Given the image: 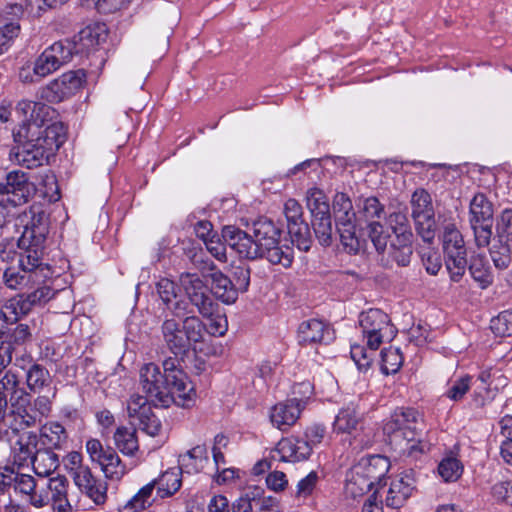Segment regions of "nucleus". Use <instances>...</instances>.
Wrapping results in <instances>:
<instances>
[{"mask_svg": "<svg viewBox=\"0 0 512 512\" xmlns=\"http://www.w3.org/2000/svg\"><path fill=\"white\" fill-rule=\"evenodd\" d=\"M60 130L59 124L43 128L36 122L23 123L13 131L15 145L10 150V160L28 169L42 166L63 143Z\"/></svg>", "mask_w": 512, "mask_h": 512, "instance_id": "1", "label": "nucleus"}, {"mask_svg": "<svg viewBox=\"0 0 512 512\" xmlns=\"http://www.w3.org/2000/svg\"><path fill=\"white\" fill-rule=\"evenodd\" d=\"M423 419L413 408H398L384 424L383 431L400 453L416 457L424 452L426 444L421 440Z\"/></svg>", "mask_w": 512, "mask_h": 512, "instance_id": "2", "label": "nucleus"}, {"mask_svg": "<svg viewBox=\"0 0 512 512\" xmlns=\"http://www.w3.org/2000/svg\"><path fill=\"white\" fill-rule=\"evenodd\" d=\"M162 339L174 356H184L192 345L204 341L206 325L196 315L184 317L182 322L167 318L161 325Z\"/></svg>", "mask_w": 512, "mask_h": 512, "instance_id": "3", "label": "nucleus"}, {"mask_svg": "<svg viewBox=\"0 0 512 512\" xmlns=\"http://www.w3.org/2000/svg\"><path fill=\"white\" fill-rule=\"evenodd\" d=\"M22 252L19 253L18 266L20 271L14 267L4 268L5 284L12 289L33 287L35 284H41L46 278H49V268L42 264L41 256L43 247L29 246L19 247Z\"/></svg>", "mask_w": 512, "mask_h": 512, "instance_id": "4", "label": "nucleus"}, {"mask_svg": "<svg viewBox=\"0 0 512 512\" xmlns=\"http://www.w3.org/2000/svg\"><path fill=\"white\" fill-rule=\"evenodd\" d=\"M138 389L155 407L167 408L173 403L178 405V400H181L171 382L154 363H147L140 369Z\"/></svg>", "mask_w": 512, "mask_h": 512, "instance_id": "5", "label": "nucleus"}, {"mask_svg": "<svg viewBox=\"0 0 512 512\" xmlns=\"http://www.w3.org/2000/svg\"><path fill=\"white\" fill-rule=\"evenodd\" d=\"M443 251L446 269L450 278L458 282L465 274L467 251L463 236L454 224H447L443 231Z\"/></svg>", "mask_w": 512, "mask_h": 512, "instance_id": "6", "label": "nucleus"}, {"mask_svg": "<svg viewBox=\"0 0 512 512\" xmlns=\"http://www.w3.org/2000/svg\"><path fill=\"white\" fill-rule=\"evenodd\" d=\"M359 324L371 350H377L384 341H391L397 333L389 316L380 309L362 312Z\"/></svg>", "mask_w": 512, "mask_h": 512, "instance_id": "7", "label": "nucleus"}, {"mask_svg": "<svg viewBox=\"0 0 512 512\" xmlns=\"http://www.w3.org/2000/svg\"><path fill=\"white\" fill-rule=\"evenodd\" d=\"M150 399L139 392L132 393L126 401L130 423L149 436H156L161 430V422L152 411Z\"/></svg>", "mask_w": 512, "mask_h": 512, "instance_id": "8", "label": "nucleus"}, {"mask_svg": "<svg viewBox=\"0 0 512 512\" xmlns=\"http://www.w3.org/2000/svg\"><path fill=\"white\" fill-rule=\"evenodd\" d=\"M412 218L416 231L425 242L435 237V213L431 195L424 189H417L411 196Z\"/></svg>", "mask_w": 512, "mask_h": 512, "instance_id": "9", "label": "nucleus"}, {"mask_svg": "<svg viewBox=\"0 0 512 512\" xmlns=\"http://www.w3.org/2000/svg\"><path fill=\"white\" fill-rule=\"evenodd\" d=\"M34 193V184L29 181L27 174L22 171H11L3 181H0L1 206H20L28 202Z\"/></svg>", "mask_w": 512, "mask_h": 512, "instance_id": "10", "label": "nucleus"}, {"mask_svg": "<svg viewBox=\"0 0 512 512\" xmlns=\"http://www.w3.org/2000/svg\"><path fill=\"white\" fill-rule=\"evenodd\" d=\"M179 281L189 303L196 308L198 314L203 318H210L218 305L211 297L204 281L192 273L181 274Z\"/></svg>", "mask_w": 512, "mask_h": 512, "instance_id": "11", "label": "nucleus"}, {"mask_svg": "<svg viewBox=\"0 0 512 512\" xmlns=\"http://www.w3.org/2000/svg\"><path fill=\"white\" fill-rule=\"evenodd\" d=\"M43 283L35 284L33 287L31 285L27 286V288H36L27 295H19L11 299L9 304L5 306V311H1L4 319L6 321H15L19 316L29 313L33 306L45 304L52 299L55 291L47 285H42Z\"/></svg>", "mask_w": 512, "mask_h": 512, "instance_id": "12", "label": "nucleus"}, {"mask_svg": "<svg viewBox=\"0 0 512 512\" xmlns=\"http://www.w3.org/2000/svg\"><path fill=\"white\" fill-rule=\"evenodd\" d=\"M85 78L86 74L83 70L63 73L40 89V98L50 103H59L75 94L81 88Z\"/></svg>", "mask_w": 512, "mask_h": 512, "instance_id": "13", "label": "nucleus"}, {"mask_svg": "<svg viewBox=\"0 0 512 512\" xmlns=\"http://www.w3.org/2000/svg\"><path fill=\"white\" fill-rule=\"evenodd\" d=\"M384 215V206L376 197H369L363 201L359 210V220L363 218L367 223L368 236L378 252L387 248V235L384 233L382 224L378 221ZM361 225V222H359Z\"/></svg>", "mask_w": 512, "mask_h": 512, "instance_id": "14", "label": "nucleus"}, {"mask_svg": "<svg viewBox=\"0 0 512 512\" xmlns=\"http://www.w3.org/2000/svg\"><path fill=\"white\" fill-rule=\"evenodd\" d=\"M86 451L92 462L100 465L106 477L120 479L126 468L112 447H104L100 440L92 438L86 442Z\"/></svg>", "mask_w": 512, "mask_h": 512, "instance_id": "15", "label": "nucleus"}, {"mask_svg": "<svg viewBox=\"0 0 512 512\" xmlns=\"http://www.w3.org/2000/svg\"><path fill=\"white\" fill-rule=\"evenodd\" d=\"M178 356L169 357L163 361V376L171 382L172 387L181 400H178V406L190 407L196 399V391L192 382L188 379L185 372L178 368Z\"/></svg>", "mask_w": 512, "mask_h": 512, "instance_id": "16", "label": "nucleus"}, {"mask_svg": "<svg viewBox=\"0 0 512 512\" xmlns=\"http://www.w3.org/2000/svg\"><path fill=\"white\" fill-rule=\"evenodd\" d=\"M29 215L30 219L25 223L17 245L18 247H44L49 232L48 215L38 206L31 207Z\"/></svg>", "mask_w": 512, "mask_h": 512, "instance_id": "17", "label": "nucleus"}, {"mask_svg": "<svg viewBox=\"0 0 512 512\" xmlns=\"http://www.w3.org/2000/svg\"><path fill=\"white\" fill-rule=\"evenodd\" d=\"M222 238L240 257L250 260L260 258L261 250L252 232L228 225L222 229Z\"/></svg>", "mask_w": 512, "mask_h": 512, "instance_id": "18", "label": "nucleus"}, {"mask_svg": "<svg viewBox=\"0 0 512 512\" xmlns=\"http://www.w3.org/2000/svg\"><path fill=\"white\" fill-rule=\"evenodd\" d=\"M6 435L13 462L18 466L26 465L39 450L37 449L39 437L34 431H20V433L6 432Z\"/></svg>", "mask_w": 512, "mask_h": 512, "instance_id": "19", "label": "nucleus"}, {"mask_svg": "<svg viewBox=\"0 0 512 512\" xmlns=\"http://www.w3.org/2000/svg\"><path fill=\"white\" fill-rule=\"evenodd\" d=\"M303 401L297 398L277 403L271 408L270 420L274 427L287 431L300 417Z\"/></svg>", "mask_w": 512, "mask_h": 512, "instance_id": "20", "label": "nucleus"}, {"mask_svg": "<svg viewBox=\"0 0 512 512\" xmlns=\"http://www.w3.org/2000/svg\"><path fill=\"white\" fill-rule=\"evenodd\" d=\"M333 339V331L328 324L318 319L303 321L298 327V340L302 345L329 343Z\"/></svg>", "mask_w": 512, "mask_h": 512, "instance_id": "21", "label": "nucleus"}, {"mask_svg": "<svg viewBox=\"0 0 512 512\" xmlns=\"http://www.w3.org/2000/svg\"><path fill=\"white\" fill-rule=\"evenodd\" d=\"M72 478L79 490L96 505L103 504L106 501V486L93 476L90 468L74 473Z\"/></svg>", "mask_w": 512, "mask_h": 512, "instance_id": "22", "label": "nucleus"}, {"mask_svg": "<svg viewBox=\"0 0 512 512\" xmlns=\"http://www.w3.org/2000/svg\"><path fill=\"white\" fill-rule=\"evenodd\" d=\"M277 449L284 461H303L308 459L312 453L310 442L295 437L281 439Z\"/></svg>", "mask_w": 512, "mask_h": 512, "instance_id": "23", "label": "nucleus"}, {"mask_svg": "<svg viewBox=\"0 0 512 512\" xmlns=\"http://www.w3.org/2000/svg\"><path fill=\"white\" fill-rule=\"evenodd\" d=\"M251 231L259 249L262 251L275 244L282 235V230L270 219L260 218L253 222Z\"/></svg>", "mask_w": 512, "mask_h": 512, "instance_id": "24", "label": "nucleus"}, {"mask_svg": "<svg viewBox=\"0 0 512 512\" xmlns=\"http://www.w3.org/2000/svg\"><path fill=\"white\" fill-rule=\"evenodd\" d=\"M68 486L69 481L63 475H57L49 479L47 483V488L51 493L49 501H52L55 512H70L72 510L67 494Z\"/></svg>", "mask_w": 512, "mask_h": 512, "instance_id": "25", "label": "nucleus"}, {"mask_svg": "<svg viewBox=\"0 0 512 512\" xmlns=\"http://www.w3.org/2000/svg\"><path fill=\"white\" fill-rule=\"evenodd\" d=\"M209 458L205 445H197L178 458L179 472L194 474L200 472L208 463Z\"/></svg>", "mask_w": 512, "mask_h": 512, "instance_id": "26", "label": "nucleus"}, {"mask_svg": "<svg viewBox=\"0 0 512 512\" xmlns=\"http://www.w3.org/2000/svg\"><path fill=\"white\" fill-rule=\"evenodd\" d=\"M156 289L163 303L175 316L180 317L186 313L187 303L183 300L174 301L177 297V286L172 280L161 278L156 284Z\"/></svg>", "mask_w": 512, "mask_h": 512, "instance_id": "27", "label": "nucleus"}, {"mask_svg": "<svg viewBox=\"0 0 512 512\" xmlns=\"http://www.w3.org/2000/svg\"><path fill=\"white\" fill-rule=\"evenodd\" d=\"M14 488L16 491L28 497L29 503L35 508H42L49 503V497L41 492H36V481L28 474H16L14 476Z\"/></svg>", "mask_w": 512, "mask_h": 512, "instance_id": "28", "label": "nucleus"}, {"mask_svg": "<svg viewBox=\"0 0 512 512\" xmlns=\"http://www.w3.org/2000/svg\"><path fill=\"white\" fill-rule=\"evenodd\" d=\"M413 489L414 479L409 475L393 480L386 496V505L392 508L401 507L411 496Z\"/></svg>", "mask_w": 512, "mask_h": 512, "instance_id": "29", "label": "nucleus"}, {"mask_svg": "<svg viewBox=\"0 0 512 512\" xmlns=\"http://www.w3.org/2000/svg\"><path fill=\"white\" fill-rule=\"evenodd\" d=\"M260 258H265L273 265H282L284 268H288L293 262L294 251L288 244V240L283 241L280 237L274 245L267 246L261 251Z\"/></svg>", "mask_w": 512, "mask_h": 512, "instance_id": "30", "label": "nucleus"}, {"mask_svg": "<svg viewBox=\"0 0 512 512\" xmlns=\"http://www.w3.org/2000/svg\"><path fill=\"white\" fill-rule=\"evenodd\" d=\"M39 442L44 449H61L67 442V432L58 422H48L43 425L38 434Z\"/></svg>", "mask_w": 512, "mask_h": 512, "instance_id": "31", "label": "nucleus"}, {"mask_svg": "<svg viewBox=\"0 0 512 512\" xmlns=\"http://www.w3.org/2000/svg\"><path fill=\"white\" fill-rule=\"evenodd\" d=\"M362 417L361 413L353 405L342 408L333 423L334 432L352 434L361 428Z\"/></svg>", "mask_w": 512, "mask_h": 512, "instance_id": "32", "label": "nucleus"}, {"mask_svg": "<svg viewBox=\"0 0 512 512\" xmlns=\"http://www.w3.org/2000/svg\"><path fill=\"white\" fill-rule=\"evenodd\" d=\"M210 277L212 281L211 291L217 299L226 304H232L237 300L238 292L229 277L220 270L212 272Z\"/></svg>", "mask_w": 512, "mask_h": 512, "instance_id": "33", "label": "nucleus"}, {"mask_svg": "<svg viewBox=\"0 0 512 512\" xmlns=\"http://www.w3.org/2000/svg\"><path fill=\"white\" fill-rule=\"evenodd\" d=\"M373 483L363 473L362 466L355 464L347 473L345 493L347 496L357 498L368 492Z\"/></svg>", "mask_w": 512, "mask_h": 512, "instance_id": "34", "label": "nucleus"}, {"mask_svg": "<svg viewBox=\"0 0 512 512\" xmlns=\"http://www.w3.org/2000/svg\"><path fill=\"white\" fill-rule=\"evenodd\" d=\"M37 476L47 477L59 466V457L49 449H39L29 460Z\"/></svg>", "mask_w": 512, "mask_h": 512, "instance_id": "35", "label": "nucleus"}, {"mask_svg": "<svg viewBox=\"0 0 512 512\" xmlns=\"http://www.w3.org/2000/svg\"><path fill=\"white\" fill-rule=\"evenodd\" d=\"M470 223L493 222V205L485 194L477 193L470 201Z\"/></svg>", "mask_w": 512, "mask_h": 512, "instance_id": "36", "label": "nucleus"}, {"mask_svg": "<svg viewBox=\"0 0 512 512\" xmlns=\"http://www.w3.org/2000/svg\"><path fill=\"white\" fill-rule=\"evenodd\" d=\"M157 495L160 498H167L174 495L182 485L181 472L177 468L169 469L155 479Z\"/></svg>", "mask_w": 512, "mask_h": 512, "instance_id": "37", "label": "nucleus"}, {"mask_svg": "<svg viewBox=\"0 0 512 512\" xmlns=\"http://www.w3.org/2000/svg\"><path fill=\"white\" fill-rule=\"evenodd\" d=\"M114 444L124 455L132 456L138 450L136 430L127 427H119L113 436Z\"/></svg>", "mask_w": 512, "mask_h": 512, "instance_id": "38", "label": "nucleus"}, {"mask_svg": "<svg viewBox=\"0 0 512 512\" xmlns=\"http://www.w3.org/2000/svg\"><path fill=\"white\" fill-rule=\"evenodd\" d=\"M156 481L143 486L127 503L120 509L121 512H139L152 504V493L155 489Z\"/></svg>", "mask_w": 512, "mask_h": 512, "instance_id": "39", "label": "nucleus"}, {"mask_svg": "<svg viewBox=\"0 0 512 512\" xmlns=\"http://www.w3.org/2000/svg\"><path fill=\"white\" fill-rule=\"evenodd\" d=\"M357 466H362L363 473L374 484L387 472L388 461L382 456H372L369 458H362L357 463Z\"/></svg>", "mask_w": 512, "mask_h": 512, "instance_id": "40", "label": "nucleus"}, {"mask_svg": "<svg viewBox=\"0 0 512 512\" xmlns=\"http://www.w3.org/2000/svg\"><path fill=\"white\" fill-rule=\"evenodd\" d=\"M312 226L319 243L322 246H330L334 235L330 212L313 216Z\"/></svg>", "mask_w": 512, "mask_h": 512, "instance_id": "41", "label": "nucleus"}, {"mask_svg": "<svg viewBox=\"0 0 512 512\" xmlns=\"http://www.w3.org/2000/svg\"><path fill=\"white\" fill-rule=\"evenodd\" d=\"M412 241L413 238L407 241L394 238L391 241L388 254L399 266L405 267L409 265L413 255Z\"/></svg>", "mask_w": 512, "mask_h": 512, "instance_id": "42", "label": "nucleus"}, {"mask_svg": "<svg viewBox=\"0 0 512 512\" xmlns=\"http://www.w3.org/2000/svg\"><path fill=\"white\" fill-rule=\"evenodd\" d=\"M355 220L337 222V230L341 243L350 253H356L360 248L359 238L356 235Z\"/></svg>", "mask_w": 512, "mask_h": 512, "instance_id": "43", "label": "nucleus"}, {"mask_svg": "<svg viewBox=\"0 0 512 512\" xmlns=\"http://www.w3.org/2000/svg\"><path fill=\"white\" fill-rule=\"evenodd\" d=\"M288 233L291 243L296 245L301 251L307 252L311 247V235L309 226L304 221L289 224Z\"/></svg>", "mask_w": 512, "mask_h": 512, "instance_id": "44", "label": "nucleus"}, {"mask_svg": "<svg viewBox=\"0 0 512 512\" xmlns=\"http://www.w3.org/2000/svg\"><path fill=\"white\" fill-rule=\"evenodd\" d=\"M388 224L395 234V238H398L402 241H407L410 238H413V233L411 231L406 212L395 211L391 213L388 217Z\"/></svg>", "mask_w": 512, "mask_h": 512, "instance_id": "45", "label": "nucleus"}, {"mask_svg": "<svg viewBox=\"0 0 512 512\" xmlns=\"http://www.w3.org/2000/svg\"><path fill=\"white\" fill-rule=\"evenodd\" d=\"M44 52L52 59L57 67L60 68L72 59L74 46L67 40L58 41L46 48Z\"/></svg>", "mask_w": 512, "mask_h": 512, "instance_id": "46", "label": "nucleus"}, {"mask_svg": "<svg viewBox=\"0 0 512 512\" xmlns=\"http://www.w3.org/2000/svg\"><path fill=\"white\" fill-rule=\"evenodd\" d=\"M469 272L482 289L489 287L493 283L492 273L483 257L472 258Z\"/></svg>", "mask_w": 512, "mask_h": 512, "instance_id": "47", "label": "nucleus"}, {"mask_svg": "<svg viewBox=\"0 0 512 512\" xmlns=\"http://www.w3.org/2000/svg\"><path fill=\"white\" fill-rule=\"evenodd\" d=\"M104 32V29L100 26L85 27L78 34V42L82 49L90 51L105 41L106 35Z\"/></svg>", "mask_w": 512, "mask_h": 512, "instance_id": "48", "label": "nucleus"}, {"mask_svg": "<svg viewBox=\"0 0 512 512\" xmlns=\"http://www.w3.org/2000/svg\"><path fill=\"white\" fill-rule=\"evenodd\" d=\"M49 371L40 364H33L26 373V382L28 388L33 392L42 390L49 384Z\"/></svg>", "mask_w": 512, "mask_h": 512, "instance_id": "49", "label": "nucleus"}, {"mask_svg": "<svg viewBox=\"0 0 512 512\" xmlns=\"http://www.w3.org/2000/svg\"><path fill=\"white\" fill-rule=\"evenodd\" d=\"M403 364V356L398 348H385L381 351V371L385 375L398 372Z\"/></svg>", "mask_w": 512, "mask_h": 512, "instance_id": "50", "label": "nucleus"}, {"mask_svg": "<svg viewBox=\"0 0 512 512\" xmlns=\"http://www.w3.org/2000/svg\"><path fill=\"white\" fill-rule=\"evenodd\" d=\"M307 207L312 216L325 215L330 212L329 203L326 195L318 188H310L306 193Z\"/></svg>", "mask_w": 512, "mask_h": 512, "instance_id": "51", "label": "nucleus"}, {"mask_svg": "<svg viewBox=\"0 0 512 512\" xmlns=\"http://www.w3.org/2000/svg\"><path fill=\"white\" fill-rule=\"evenodd\" d=\"M496 237L499 244L512 246V210L505 209L497 218Z\"/></svg>", "mask_w": 512, "mask_h": 512, "instance_id": "52", "label": "nucleus"}, {"mask_svg": "<svg viewBox=\"0 0 512 512\" xmlns=\"http://www.w3.org/2000/svg\"><path fill=\"white\" fill-rule=\"evenodd\" d=\"M336 223L341 221L355 220L356 214L350 198L345 193H337L333 202Z\"/></svg>", "mask_w": 512, "mask_h": 512, "instance_id": "53", "label": "nucleus"}, {"mask_svg": "<svg viewBox=\"0 0 512 512\" xmlns=\"http://www.w3.org/2000/svg\"><path fill=\"white\" fill-rule=\"evenodd\" d=\"M438 473L445 482H455L463 473V465L457 458L447 457L439 463Z\"/></svg>", "mask_w": 512, "mask_h": 512, "instance_id": "54", "label": "nucleus"}, {"mask_svg": "<svg viewBox=\"0 0 512 512\" xmlns=\"http://www.w3.org/2000/svg\"><path fill=\"white\" fill-rule=\"evenodd\" d=\"M490 328L499 337L512 335V310H505L491 319Z\"/></svg>", "mask_w": 512, "mask_h": 512, "instance_id": "55", "label": "nucleus"}, {"mask_svg": "<svg viewBox=\"0 0 512 512\" xmlns=\"http://www.w3.org/2000/svg\"><path fill=\"white\" fill-rule=\"evenodd\" d=\"M472 377L465 375L451 382L445 395L452 401H460L471 388Z\"/></svg>", "mask_w": 512, "mask_h": 512, "instance_id": "56", "label": "nucleus"}, {"mask_svg": "<svg viewBox=\"0 0 512 512\" xmlns=\"http://www.w3.org/2000/svg\"><path fill=\"white\" fill-rule=\"evenodd\" d=\"M511 251L512 246H508L506 244L492 246L490 249V256L497 269L505 270L509 267L512 261Z\"/></svg>", "mask_w": 512, "mask_h": 512, "instance_id": "57", "label": "nucleus"}, {"mask_svg": "<svg viewBox=\"0 0 512 512\" xmlns=\"http://www.w3.org/2000/svg\"><path fill=\"white\" fill-rule=\"evenodd\" d=\"M375 351L376 350H371L370 348L369 351H367L364 346L360 344H354L351 346L350 354L358 369L366 371L372 363Z\"/></svg>", "mask_w": 512, "mask_h": 512, "instance_id": "58", "label": "nucleus"}, {"mask_svg": "<svg viewBox=\"0 0 512 512\" xmlns=\"http://www.w3.org/2000/svg\"><path fill=\"white\" fill-rule=\"evenodd\" d=\"M250 268L249 266L242 264L238 266H234L232 268V278L233 285L237 292H245L250 284Z\"/></svg>", "mask_w": 512, "mask_h": 512, "instance_id": "59", "label": "nucleus"}, {"mask_svg": "<svg viewBox=\"0 0 512 512\" xmlns=\"http://www.w3.org/2000/svg\"><path fill=\"white\" fill-rule=\"evenodd\" d=\"M492 223L493 222L470 223L474 232L475 243L477 247H487L490 244L492 236Z\"/></svg>", "mask_w": 512, "mask_h": 512, "instance_id": "60", "label": "nucleus"}, {"mask_svg": "<svg viewBox=\"0 0 512 512\" xmlns=\"http://www.w3.org/2000/svg\"><path fill=\"white\" fill-rule=\"evenodd\" d=\"M59 68L57 65L52 61V59L43 51L35 60L34 66H33V73L40 77H46Z\"/></svg>", "mask_w": 512, "mask_h": 512, "instance_id": "61", "label": "nucleus"}, {"mask_svg": "<svg viewBox=\"0 0 512 512\" xmlns=\"http://www.w3.org/2000/svg\"><path fill=\"white\" fill-rule=\"evenodd\" d=\"M11 421L7 432L20 433V431H29L28 428L36 424V416H19V413L11 412Z\"/></svg>", "mask_w": 512, "mask_h": 512, "instance_id": "62", "label": "nucleus"}, {"mask_svg": "<svg viewBox=\"0 0 512 512\" xmlns=\"http://www.w3.org/2000/svg\"><path fill=\"white\" fill-rule=\"evenodd\" d=\"M318 476L316 472H310L306 477L302 478L296 486L295 497L306 499L315 489Z\"/></svg>", "mask_w": 512, "mask_h": 512, "instance_id": "63", "label": "nucleus"}, {"mask_svg": "<svg viewBox=\"0 0 512 512\" xmlns=\"http://www.w3.org/2000/svg\"><path fill=\"white\" fill-rule=\"evenodd\" d=\"M492 494L497 500L512 506V480L496 483L492 487Z\"/></svg>", "mask_w": 512, "mask_h": 512, "instance_id": "64", "label": "nucleus"}]
</instances>
